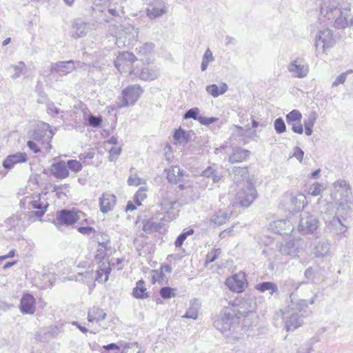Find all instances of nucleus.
Wrapping results in <instances>:
<instances>
[{
	"mask_svg": "<svg viewBox=\"0 0 353 353\" xmlns=\"http://www.w3.org/2000/svg\"><path fill=\"white\" fill-rule=\"evenodd\" d=\"M225 285L234 292H242L247 285L245 273L240 272L228 278Z\"/></svg>",
	"mask_w": 353,
	"mask_h": 353,
	"instance_id": "nucleus-18",
	"label": "nucleus"
},
{
	"mask_svg": "<svg viewBox=\"0 0 353 353\" xmlns=\"http://www.w3.org/2000/svg\"><path fill=\"white\" fill-rule=\"evenodd\" d=\"M88 124L93 128H98L102 123V118L101 117H96L90 114L88 119Z\"/></svg>",
	"mask_w": 353,
	"mask_h": 353,
	"instance_id": "nucleus-62",
	"label": "nucleus"
},
{
	"mask_svg": "<svg viewBox=\"0 0 353 353\" xmlns=\"http://www.w3.org/2000/svg\"><path fill=\"white\" fill-rule=\"evenodd\" d=\"M174 201L168 200V199H163L160 203L161 211L162 214H165L162 220L170 221L175 219V215L170 210L173 208Z\"/></svg>",
	"mask_w": 353,
	"mask_h": 353,
	"instance_id": "nucleus-32",
	"label": "nucleus"
},
{
	"mask_svg": "<svg viewBox=\"0 0 353 353\" xmlns=\"http://www.w3.org/2000/svg\"><path fill=\"white\" fill-rule=\"evenodd\" d=\"M134 345H136V344L124 343V342L121 341V342H119V345H117L116 343H110L108 345H103V348L105 350H119L120 349V347H122L123 350H122L121 353H127L128 350Z\"/></svg>",
	"mask_w": 353,
	"mask_h": 353,
	"instance_id": "nucleus-41",
	"label": "nucleus"
},
{
	"mask_svg": "<svg viewBox=\"0 0 353 353\" xmlns=\"http://www.w3.org/2000/svg\"><path fill=\"white\" fill-rule=\"evenodd\" d=\"M160 228V224L152 220H146L143 222V230L147 233L157 232Z\"/></svg>",
	"mask_w": 353,
	"mask_h": 353,
	"instance_id": "nucleus-47",
	"label": "nucleus"
},
{
	"mask_svg": "<svg viewBox=\"0 0 353 353\" xmlns=\"http://www.w3.org/2000/svg\"><path fill=\"white\" fill-rule=\"evenodd\" d=\"M106 316V313L101 308L94 306L88 311V320L89 322H99L104 320Z\"/></svg>",
	"mask_w": 353,
	"mask_h": 353,
	"instance_id": "nucleus-36",
	"label": "nucleus"
},
{
	"mask_svg": "<svg viewBox=\"0 0 353 353\" xmlns=\"http://www.w3.org/2000/svg\"><path fill=\"white\" fill-rule=\"evenodd\" d=\"M159 294L163 299H168L176 296V290L170 287H163L160 290Z\"/></svg>",
	"mask_w": 353,
	"mask_h": 353,
	"instance_id": "nucleus-52",
	"label": "nucleus"
},
{
	"mask_svg": "<svg viewBox=\"0 0 353 353\" xmlns=\"http://www.w3.org/2000/svg\"><path fill=\"white\" fill-rule=\"evenodd\" d=\"M173 138L179 143H185L189 141L190 136L184 130L179 129L174 132Z\"/></svg>",
	"mask_w": 353,
	"mask_h": 353,
	"instance_id": "nucleus-48",
	"label": "nucleus"
},
{
	"mask_svg": "<svg viewBox=\"0 0 353 353\" xmlns=\"http://www.w3.org/2000/svg\"><path fill=\"white\" fill-rule=\"evenodd\" d=\"M228 87L225 83L222 82L219 86L216 84H211L206 86L207 92L214 98L223 94L228 91Z\"/></svg>",
	"mask_w": 353,
	"mask_h": 353,
	"instance_id": "nucleus-34",
	"label": "nucleus"
},
{
	"mask_svg": "<svg viewBox=\"0 0 353 353\" xmlns=\"http://www.w3.org/2000/svg\"><path fill=\"white\" fill-rule=\"evenodd\" d=\"M68 169H70L72 172H78L82 170L81 163L77 160H69L66 163Z\"/></svg>",
	"mask_w": 353,
	"mask_h": 353,
	"instance_id": "nucleus-58",
	"label": "nucleus"
},
{
	"mask_svg": "<svg viewBox=\"0 0 353 353\" xmlns=\"http://www.w3.org/2000/svg\"><path fill=\"white\" fill-rule=\"evenodd\" d=\"M303 282H296L293 279L288 278L283 281L282 288L284 290L290 291L293 290L290 294V301L300 300L296 297V292Z\"/></svg>",
	"mask_w": 353,
	"mask_h": 353,
	"instance_id": "nucleus-26",
	"label": "nucleus"
},
{
	"mask_svg": "<svg viewBox=\"0 0 353 353\" xmlns=\"http://www.w3.org/2000/svg\"><path fill=\"white\" fill-rule=\"evenodd\" d=\"M28 160L26 152H17L8 155L3 161L2 165L5 169L11 170L17 164L26 163Z\"/></svg>",
	"mask_w": 353,
	"mask_h": 353,
	"instance_id": "nucleus-21",
	"label": "nucleus"
},
{
	"mask_svg": "<svg viewBox=\"0 0 353 353\" xmlns=\"http://www.w3.org/2000/svg\"><path fill=\"white\" fill-rule=\"evenodd\" d=\"M299 241L290 239L283 241L279 246V252L282 255L295 257L298 252Z\"/></svg>",
	"mask_w": 353,
	"mask_h": 353,
	"instance_id": "nucleus-23",
	"label": "nucleus"
},
{
	"mask_svg": "<svg viewBox=\"0 0 353 353\" xmlns=\"http://www.w3.org/2000/svg\"><path fill=\"white\" fill-rule=\"evenodd\" d=\"M20 310L23 314H33L35 312V299L32 294H26L21 299Z\"/></svg>",
	"mask_w": 353,
	"mask_h": 353,
	"instance_id": "nucleus-24",
	"label": "nucleus"
},
{
	"mask_svg": "<svg viewBox=\"0 0 353 353\" xmlns=\"http://www.w3.org/2000/svg\"><path fill=\"white\" fill-rule=\"evenodd\" d=\"M80 65L81 63L79 61H58L55 63H52L50 65V74L56 72L59 74L65 75L72 72L77 67H80Z\"/></svg>",
	"mask_w": 353,
	"mask_h": 353,
	"instance_id": "nucleus-20",
	"label": "nucleus"
},
{
	"mask_svg": "<svg viewBox=\"0 0 353 353\" xmlns=\"http://www.w3.org/2000/svg\"><path fill=\"white\" fill-rule=\"evenodd\" d=\"M132 294L134 298L139 299H144L150 296L144 281L139 280L137 282L136 287L133 288Z\"/></svg>",
	"mask_w": 353,
	"mask_h": 353,
	"instance_id": "nucleus-35",
	"label": "nucleus"
},
{
	"mask_svg": "<svg viewBox=\"0 0 353 353\" xmlns=\"http://www.w3.org/2000/svg\"><path fill=\"white\" fill-rule=\"evenodd\" d=\"M10 69L14 70V73L11 75L12 79H16L20 77L21 74H23L26 71V65L23 61H19L18 65H12L10 66Z\"/></svg>",
	"mask_w": 353,
	"mask_h": 353,
	"instance_id": "nucleus-45",
	"label": "nucleus"
},
{
	"mask_svg": "<svg viewBox=\"0 0 353 353\" xmlns=\"http://www.w3.org/2000/svg\"><path fill=\"white\" fill-rule=\"evenodd\" d=\"M236 313L238 318L242 316H247L250 313L255 311L256 303L252 296H247L238 301Z\"/></svg>",
	"mask_w": 353,
	"mask_h": 353,
	"instance_id": "nucleus-19",
	"label": "nucleus"
},
{
	"mask_svg": "<svg viewBox=\"0 0 353 353\" xmlns=\"http://www.w3.org/2000/svg\"><path fill=\"white\" fill-rule=\"evenodd\" d=\"M214 60L212 51L208 48L202 58V62L201 65V69L202 71L206 70L209 63L212 62Z\"/></svg>",
	"mask_w": 353,
	"mask_h": 353,
	"instance_id": "nucleus-50",
	"label": "nucleus"
},
{
	"mask_svg": "<svg viewBox=\"0 0 353 353\" xmlns=\"http://www.w3.org/2000/svg\"><path fill=\"white\" fill-rule=\"evenodd\" d=\"M274 128L277 134H282L286 130V125L283 119L281 117L275 119L274 123Z\"/></svg>",
	"mask_w": 353,
	"mask_h": 353,
	"instance_id": "nucleus-55",
	"label": "nucleus"
},
{
	"mask_svg": "<svg viewBox=\"0 0 353 353\" xmlns=\"http://www.w3.org/2000/svg\"><path fill=\"white\" fill-rule=\"evenodd\" d=\"M234 180L236 182L247 179L249 176L247 167H234L232 170Z\"/></svg>",
	"mask_w": 353,
	"mask_h": 353,
	"instance_id": "nucleus-40",
	"label": "nucleus"
},
{
	"mask_svg": "<svg viewBox=\"0 0 353 353\" xmlns=\"http://www.w3.org/2000/svg\"><path fill=\"white\" fill-rule=\"evenodd\" d=\"M317 293H314L310 300L300 299L290 301L282 312L283 319L285 321V328L288 332L293 331L303 323L304 316L301 314L305 310L308 305L315 303Z\"/></svg>",
	"mask_w": 353,
	"mask_h": 353,
	"instance_id": "nucleus-1",
	"label": "nucleus"
},
{
	"mask_svg": "<svg viewBox=\"0 0 353 353\" xmlns=\"http://www.w3.org/2000/svg\"><path fill=\"white\" fill-rule=\"evenodd\" d=\"M183 173V170L179 166H172L167 170V179L171 183L177 184L182 180Z\"/></svg>",
	"mask_w": 353,
	"mask_h": 353,
	"instance_id": "nucleus-33",
	"label": "nucleus"
},
{
	"mask_svg": "<svg viewBox=\"0 0 353 353\" xmlns=\"http://www.w3.org/2000/svg\"><path fill=\"white\" fill-rule=\"evenodd\" d=\"M137 60L134 54L129 52H120L114 60V66L121 73L136 74L132 68L133 63Z\"/></svg>",
	"mask_w": 353,
	"mask_h": 353,
	"instance_id": "nucleus-9",
	"label": "nucleus"
},
{
	"mask_svg": "<svg viewBox=\"0 0 353 353\" xmlns=\"http://www.w3.org/2000/svg\"><path fill=\"white\" fill-rule=\"evenodd\" d=\"M221 249H214L206 255L205 263H209L214 261L221 254Z\"/></svg>",
	"mask_w": 353,
	"mask_h": 353,
	"instance_id": "nucleus-60",
	"label": "nucleus"
},
{
	"mask_svg": "<svg viewBox=\"0 0 353 353\" xmlns=\"http://www.w3.org/2000/svg\"><path fill=\"white\" fill-rule=\"evenodd\" d=\"M26 201L29 203L33 209H37V211H31L29 212V221H35L44 215L48 207V203L46 201H41L40 194H33L30 197H26Z\"/></svg>",
	"mask_w": 353,
	"mask_h": 353,
	"instance_id": "nucleus-6",
	"label": "nucleus"
},
{
	"mask_svg": "<svg viewBox=\"0 0 353 353\" xmlns=\"http://www.w3.org/2000/svg\"><path fill=\"white\" fill-rule=\"evenodd\" d=\"M233 320L234 315L232 314L223 312L214 321V326L223 334H225L230 330Z\"/></svg>",
	"mask_w": 353,
	"mask_h": 353,
	"instance_id": "nucleus-22",
	"label": "nucleus"
},
{
	"mask_svg": "<svg viewBox=\"0 0 353 353\" xmlns=\"http://www.w3.org/2000/svg\"><path fill=\"white\" fill-rule=\"evenodd\" d=\"M199 305L196 300L190 301L189 307L183 318L196 319L198 317Z\"/></svg>",
	"mask_w": 353,
	"mask_h": 353,
	"instance_id": "nucleus-43",
	"label": "nucleus"
},
{
	"mask_svg": "<svg viewBox=\"0 0 353 353\" xmlns=\"http://www.w3.org/2000/svg\"><path fill=\"white\" fill-rule=\"evenodd\" d=\"M278 233H287L292 231V224L289 220L281 219L274 222Z\"/></svg>",
	"mask_w": 353,
	"mask_h": 353,
	"instance_id": "nucleus-42",
	"label": "nucleus"
},
{
	"mask_svg": "<svg viewBox=\"0 0 353 353\" xmlns=\"http://www.w3.org/2000/svg\"><path fill=\"white\" fill-rule=\"evenodd\" d=\"M50 126L48 123H41L33 132L32 135V139L41 145L45 143L49 144V142L53 136V132L50 130Z\"/></svg>",
	"mask_w": 353,
	"mask_h": 353,
	"instance_id": "nucleus-16",
	"label": "nucleus"
},
{
	"mask_svg": "<svg viewBox=\"0 0 353 353\" xmlns=\"http://www.w3.org/2000/svg\"><path fill=\"white\" fill-rule=\"evenodd\" d=\"M110 269L109 268H104L103 269L98 270L95 273L96 274L95 279L98 281H103L102 276H103V274H105V279H103V281L105 282L108 279V274H110Z\"/></svg>",
	"mask_w": 353,
	"mask_h": 353,
	"instance_id": "nucleus-64",
	"label": "nucleus"
},
{
	"mask_svg": "<svg viewBox=\"0 0 353 353\" xmlns=\"http://www.w3.org/2000/svg\"><path fill=\"white\" fill-rule=\"evenodd\" d=\"M194 233V230L192 229H190L186 232H182L175 241L174 245L176 248H180L185 240L187 239L188 236L191 235Z\"/></svg>",
	"mask_w": 353,
	"mask_h": 353,
	"instance_id": "nucleus-56",
	"label": "nucleus"
},
{
	"mask_svg": "<svg viewBox=\"0 0 353 353\" xmlns=\"http://www.w3.org/2000/svg\"><path fill=\"white\" fill-rule=\"evenodd\" d=\"M230 216V214L220 210L211 216L210 222L216 225H221L225 223L229 220Z\"/></svg>",
	"mask_w": 353,
	"mask_h": 353,
	"instance_id": "nucleus-38",
	"label": "nucleus"
},
{
	"mask_svg": "<svg viewBox=\"0 0 353 353\" xmlns=\"http://www.w3.org/2000/svg\"><path fill=\"white\" fill-rule=\"evenodd\" d=\"M335 44L332 31L329 28L320 30L316 36L314 47L316 53H324Z\"/></svg>",
	"mask_w": 353,
	"mask_h": 353,
	"instance_id": "nucleus-8",
	"label": "nucleus"
},
{
	"mask_svg": "<svg viewBox=\"0 0 353 353\" xmlns=\"http://www.w3.org/2000/svg\"><path fill=\"white\" fill-rule=\"evenodd\" d=\"M100 210L103 213H107L114 208L116 204V197L113 194L104 193L99 199Z\"/></svg>",
	"mask_w": 353,
	"mask_h": 353,
	"instance_id": "nucleus-25",
	"label": "nucleus"
},
{
	"mask_svg": "<svg viewBox=\"0 0 353 353\" xmlns=\"http://www.w3.org/2000/svg\"><path fill=\"white\" fill-rule=\"evenodd\" d=\"M203 176L210 178L212 180L213 183H218L222 178L221 168L213 164L208 166L202 172Z\"/></svg>",
	"mask_w": 353,
	"mask_h": 353,
	"instance_id": "nucleus-28",
	"label": "nucleus"
},
{
	"mask_svg": "<svg viewBox=\"0 0 353 353\" xmlns=\"http://www.w3.org/2000/svg\"><path fill=\"white\" fill-rule=\"evenodd\" d=\"M111 34L117 38L115 43L121 48L130 45V41L137 37L138 31L130 23L124 25L121 23Z\"/></svg>",
	"mask_w": 353,
	"mask_h": 353,
	"instance_id": "nucleus-3",
	"label": "nucleus"
},
{
	"mask_svg": "<svg viewBox=\"0 0 353 353\" xmlns=\"http://www.w3.org/2000/svg\"><path fill=\"white\" fill-rule=\"evenodd\" d=\"M5 223L7 228L12 230L21 226L23 221L20 215L13 214L6 220Z\"/></svg>",
	"mask_w": 353,
	"mask_h": 353,
	"instance_id": "nucleus-44",
	"label": "nucleus"
},
{
	"mask_svg": "<svg viewBox=\"0 0 353 353\" xmlns=\"http://www.w3.org/2000/svg\"><path fill=\"white\" fill-rule=\"evenodd\" d=\"M317 119L318 114L316 112H310L303 121L304 127H313Z\"/></svg>",
	"mask_w": 353,
	"mask_h": 353,
	"instance_id": "nucleus-57",
	"label": "nucleus"
},
{
	"mask_svg": "<svg viewBox=\"0 0 353 353\" xmlns=\"http://www.w3.org/2000/svg\"><path fill=\"white\" fill-rule=\"evenodd\" d=\"M324 189L323 184L314 183L309 188L307 192L309 194L315 196L321 194Z\"/></svg>",
	"mask_w": 353,
	"mask_h": 353,
	"instance_id": "nucleus-53",
	"label": "nucleus"
},
{
	"mask_svg": "<svg viewBox=\"0 0 353 353\" xmlns=\"http://www.w3.org/2000/svg\"><path fill=\"white\" fill-rule=\"evenodd\" d=\"M96 28L97 23L94 21L85 22L79 19H75L72 26V36L74 38L85 37Z\"/></svg>",
	"mask_w": 353,
	"mask_h": 353,
	"instance_id": "nucleus-14",
	"label": "nucleus"
},
{
	"mask_svg": "<svg viewBox=\"0 0 353 353\" xmlns=\"http://www.w3.org/2000/svg\"><path fill=\"white\" fill-rule=\"evenodd\" d=\"M199 110L197 108H193L188 110L184 114L183 118L185 119H193L194 120L199 121Z\"/></svg>",
	"mask_w": 353,
	"mask_h": 353,
	"instance_id": "nucleus-61",
	"label": "nucleus"
},
{
	"mask_svg": "<svg viewBox=\"0 0 353 353\" xmlns=\"http://www.w3.org/2000/svg\"><path fill=\"white\" fill-rule=\"evenodd\" d=\"M350 10V8H347L344 9V11H342L340 8L336 7L330 8L327 6L321 8V13L323 14L325 12V17H327L328 19H334L335 16H337L334 19V26L338 29H343L348 27L347 13Z\"/></svg>",
	"mask_w": 353,
	"mask_h": 353,
	"instance_id": "nucleus-7",
	"label": "nucleus"
},
{
	"mask_svg": "<svg viewBox=\"0 0 353 353\" xmlns=\"http://www.w3.org/2000/svg\"><path fill=\"white\" fill-rule=\"evenodd\" d=\"M319 211L323 214V219L327 228L334 231L336 234H343L347 231V227L336 216L332 203L327 202L325 205L320 207Z\"/></svg>",
	"mask_w": 353,
	"mask_h": 353,
	"instance_id": "nucleus-2",
	"label": "nucleus"
},
{
	"mask_svg": "<svg viewBox=\"0 0 353 353\" xmlns=\"http://www.w3.org/2000/svg\"><path fill=\"white\" fill-rule=\"evenodd\" d=\"M302 114L298 110H293L286 115V122L288 125L293 123L301 122Z\"/></svg>",
	"mask_w": 353,
	"mask_h": 353,
	"instance_id": "nucleus-49",
	"label": "nucleus"
},
{
	"mask_svg": "<svg viewBox=\"0 0 353 353\" xmlns=\"http://www.w3.org/2000/svg\"><path fill=\"white\" fill-rule=\"evenodd\" d=\"M83 215L80 211L62 210L57 213L56 218L59 224L69 225L80 220L81 216Z\"/></svg>",
	"mask_w": 353,
	"mask_h": 353,
	"instance_id": "nucleus-17",
	"label": "nucleus"
},
{
	"mask_svg": "<svg viewBox=\"0 0 353 353\" xmlns=\"http://www.w3.org/2000/svg\"><path fill=\"white\" fill-rule=\"evenodd\" d=\"M313 254L316 257L323 258L330 256V244L327 241H319L313 248Z\"/></svg>",
	"mask_w": 353,
	"mask_h": 353,
	"instance_id": "nucleus-30",
	"label": "nucleus"
},
{
	"mask_svg": "<svg viewBox=\"0 0 353 353\" xmlns=\"http://www.w3.org/2000/svg\"><path fill=\"white\" fill-rule=\"evenodd\" d=\"M168 0H150L145 8V14L150 20L159 19L169 12Z\"/></svg>",
	"mask_w": 353,
	"mask_h": 353,
	"instance_id": "nucleus-4",
	"label": "nucleus"
},
{
	"mask_svg": "<svg viewBox=\"0 0 353 353\" xmlns=\"http://www.w3.org/2000/svg\"><path fill=\"white\" fill-rule=\"evenodd\" d=\"M134 74L139 79L143 81H153L158 78L159 75V70L152 67H145L143 68L140 72L137 74L135 73Z\"/></svg>",
	"mask_w": 353,
	"mask_h": 353,
	"instance_id": "nucleus-31",
	"label": "nucleus"
},
{
	"mask_svg": "<svg viewBox=\"0 0 353 353\" xmlns=\"http://www.w3.org/2000/svg\"><path fill=\"white\" fill-rule=\"evenodd\" d=\"M143 92V88L138 84L128 86L122 91L121 101L117 103V107L121 108L134 105Z\"/></svg>",
	"mask_w": 353,
	"mask_h": 353,
	"instance_id": "nucleus-5",
	"label": "nucleus"
},
{
	"mask_svg": "<svg viewBox=\"0 0 353 353\" xmlns=\"http://www.w3.org/2000/svg\"><path fill=\"white\" fill-rule=\"evenodd\" d=\"M51 172L54 177L59 179H65L69 176V170L67 168L66 163L63 161L53 163Z\"/></svg>",
	"mask_w": 353,
	"mask_h": 353,
	"instance_id": "nucleus-27",
	"label": "nucleus"
},
{
	"mask_svg": "<svg viewBox=\"0 0 353 353\" xmlns=\"http://www.w3.org/2000/svg\"><path fill=\"white\" fill-rule=\"evenodd\" d=\"M257 197V192L255 188L248 184L243 188L238 193L236 199L241 206L248 207Z\"/></svg>",
	"mask_w": 353,
	"mask_h": 353,
	"instance_id": "nucleus-15",
	"label": "nucleus"
},
{
	"mask_svg": "<svg viewBox=\"0 0 353 353\" xmlns=\"http://www.w3.org/2000/svg\"><path fill=\"white\" fill-rule=\"evenodd\" d=\"M255 288L261 292L269 291L270 295L278 292L277 285L273 282L265 281L259 283L256 285Z\"/></svg>",
	"mask_w": 353,
	"mask_h": 353,
	"instance_id": "nucleus-39",
	"label": "nucleus"
},
{
	"mask_svg": "<svg viewBox=\"0 0 353 353\" xmlns=\"http://www.w3.org/2000/svg\"><path fill=\"white\" fill-rule=\"evenodd\" d=\"M103 19L105 22L110 24V29L109 31L110 33H112V31H114L118 27V26H119V23H117L116 21L114 20L113 16L104 14Z\"/></svg>",
	"mask_w": 353,
	"mask_h": 353,
	"instance_id": "nucleus-63",
	"label": "nucleus"
},
{
	"mask_svg": "<svg viewBox=\"0 0 353 353\" xmlns=\"http://www.w3.org/2000/svg\"><path fill=\"white\" fill-rule=\"evenodd\" d=\"M319 227V221L314 215L304 212L301 215L298 230L302 234H312Z\"/></svg>",
	"mask_w": 353,
	"mask_h": 353,
	"instance_id": "nucleus-10",
	"label": "nucleus"
},
{
	"mask_svg": "<svg viewBox=\"0 0 353 353\" xmlns=\"http://www.w3.org/2000/svg\"><path fill=\"white\" fill-rule=\"evenodd\" d=\"M287 69L292 77L298 79H303L309 73L308 64L305 63L304 59L301 57L291 60L287 65Z\"/></svg>",
	"mask_w": 353,
	"mask_h": 353,
	"instance_id": "nucleus-12",
	"label": "nucleus"
},
{
	"mask_svg": "<svg viewBox=\"0 0 353 353\" xmlns=\"http://www.w3.org/2000/svg\"><path fill=\"white\" fill-rule=\"evenodd\" d=\"M350 193V189L345 180H338L333 184L331 197L334 201L342 204L347 200Z\"/></svg>",
	"mask_w": 353,
	"mask_h": 353,
	"instance_id": "nucleus-13",
	"label": "nucleus"
},
{
	"mask_svg": "<svg viewBox=\"0 0 353 353\" xmlns=\"http://www.w3.org/2000/svg\"><path fill=\"white\" fill-rule=\"evenodd\" d=\"M104 14L113 16L114 20L116 21L117 23L121 25V23H123V17L120 14L119 10L117 8H109Z\"/></svg>",
	"mask_w": 353,
	"mask_h": 353,
	"instance_id": "nucleus-54",
	"label": "nucleus"
},
{
	"mask_svg": "<svg viewBox=\"0 0 353 353\" xmlns=\"http://www.w3.org/2000/svg\"><path fill=\"white\" fill-rule=\"evenodd\" d=\"M75 280L77 281H82L89 283L94 279V272L91 270H85L83 272H78L75 276Z\"/></svg>",
	"mask_w": 353,
	"mask_h": 353,
	"instance_id": "nucleus-46",
	"label": "nucleus"
},
{
	"mask_svg": "<svg viewBox=\"0 0 353 353\" xmlns=\"http://www.w3.org/2000/svg\"><path fill=\"white\" fill-rule=\"evenodd\" d=\"M283 201L287 208L293 212L299 211L306 205L305 196L300 192H286L283 196Z\"/></svg>",
	"mask_w": 353,
	"mask_h": 353,
	"instance_id": "nucleus-11",
	"label": "nucleus"
},
{
	"mask_svg": "<svg viewBox=\"0 0 353 353\" xmlns=\"http://www.w3.org/2000/svg\"><path fill=\"white\" fill-rule=\"evenodd\" d=\"M250 151L239 147L233 148L232 153L229 157V162L231 163H241L245 161L250 156Z\"/></svg>",
	"mask_w": 353,
	"mask_h": 353,
	"instance_id": "nucleus-29",
	"label": "nucleus"
},
{
	"mask_svg": "<svg viewBox=\"0 0 353 353\" xmlns=\"http://www.w3.org/2000/svg\"><path fill=\"white\" fill-rule=\"evenodd\" d=\"M152 281V283H159L160 284H163L167 281V278L163 272H161L159 270H152L151 273Z\"/></svg>",
	"mask_w": 353,
	"mask_h": 353,
	"instance_id": "nucleus-51",
	"label": "nucleus"
},
{
	"mask_svg": "<svg viewBox=\"0 0 353 353\" xmlns=\"http://www.w3.org/2000/svg\"><path fill=\"white\" fill-rule=\"evenodd\" d=\"M146 190L145 188H140L134 196V202L137 205H141V201L146 198Z\"/></svg>",
	"mask_w": 353,
	"mask_h": 353,
	"instance_id": "nucleus-59",
	"label": "nucleus"
},
{
	"mask_svg": "<svg viewBox=\"0 0 353 353\" xmlns=\"http://www.w3.org/2000/svg\"><path fill=\"white\" fill-rule=\"evenodd\" d=\"M152 43H146L136 48L137 53L140 56L143 61H148V57L151 54L154 49Z\"/></svg>",
	"mask_w": 353,
	"mask_h": 353,
	"instance_id": "nucleus-37",
	"label": "nucleus"
}]
</instances>
